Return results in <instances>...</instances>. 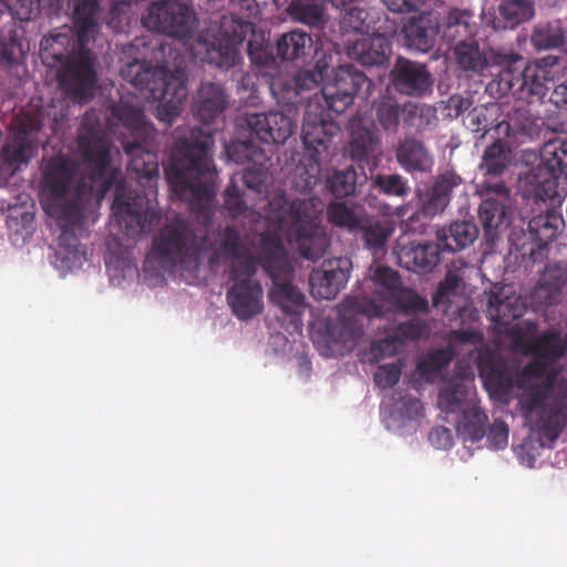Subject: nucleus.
Listing matches in <instances>:
<instances>
[{
	"label": "nucleus",
	"instance_id": "f257e3e1",
	"mask_svg": "<svg viewBox=\"0 0 567 567\" xmlns=\"http://www.w3.org/2000/svg\"><path fill=\"white\" fill-rule=\"evenodd\" d=\"M95 116L94 111L85 112L76 138L79 156L90 172V183L78 179V165L66 156L52 158L44 174L50 195L45 209L58 219L62 229L59 245L73 252L80 248L78 236L86 231L85 218L93 202V186L102 196L114 187L113 214L127 236L135 237L146 229L147 195L144 190L131 189L125 181H118L120 169L112 166L109 138Z\"/></svg>",
	"mask_w": 567,
	"mask_h": 567
},
{
	"label": "nucleus",
	"instance_id": "f03ea898",
	"mask_svg": "<svg viewBox=\"0 0 567 567\" xmlns=\"http://www.w3.org/2000/svg\"><path fill=\"white\" fill-rule=\"evenodd\" d=\"M73 21L78 31V48L69 32L51 33L40 42L44 63L60 65L58 79L61 87L79 103L94 96L97 73L96 54L87 48L97 32L101 12L100 0H72Z\"/></svg>",
	"mask_w": 567,
	"mask_h": 567
},
{
	"label": "nucleus",
	"instance_id": "7ed1b4c3",
	"mask_svg": "<svg viewBox=\"0 0 567 567\" xmlns=\"http://www.w3.org/2000/svg\"><path fill=\"white\" fill-rule=\"evenodd\" d=\"M551 362L534 358L517 378L520 411L540 447L551 446L567 427V380L547 373Z\"/></svg>",
	"mask_w": 567,
	"mask_h": 567
},
{
	"label": "nucleus",
	"instance_id": "20e7f679",
	"mask_svg": "<svg viewBox=\"0 0 567 567\" xmlns=\"http://www.w3.org/2000/svg\"><path fill=\"white\" fill-rule=\"evenodd\" d=\"M214 135L210 130L196 127L190 138L177 142L181 156L172 158L166 178L173 194L190 209H208L216 194L217 171L213 161Z\"/></svg>",
	"mask_w": 567,
	"mask_h": 567
},
{
	"label": "nucleus",
	"instance_id": "39448f33",
	"mask_svg": "<svg viewBox=\"0 0 567 567\" xmlns=\"http://www.w3.org/2000/svg\"><path fill=\"white\" fill-rule=\"evenodd\" d=\"M512 162L511 145L508 142L497 138L484 150L478 165L484 177L480 185L484 199L478 208V217L484 238L491 244H494L499 233L506 229L511 223V189L504 182H493V179L501 178L508 171Z\"/></svg>",
	"mask_w": 567,
	"mask_h": 567
},
{
	"label": "nucleus",
	"instance_id": "423d86ee",
	"mask_svg": "<svg viewBox=\"0 0 567 567\" xmlns=\"http://www.w3.org/2000/svg\"><path fill=\"white\" fill-rule=\"evenodd\" d=\"M148 44L144 38H136L124 49L123 53L132 56V61L125 62L120 71L121 76L131 83L146 100L157 101L162 104L159 114L165 113L167 121L179 115L184 102L187 99L186 84L174 76L163 66L146 64L145 54L137 53L140 48Z\"/></svg>",
	"mask_w": 567,
	"mask_h": 567
},
{
	"label": "nucleus",
	"instance_id": "0eeeda50",
	"mask_svg": "<svg viewBox=\"0 0 567 567\" xmlns=\"http://www.w3.org/2000/svg\"><path fill=\"white\" fill-rule=\"evenodd\" d=\"M259 256L261 267L272 280L268 293L270 302L290 318V323L296 329L301 328V316L306 308L305 295L292 284L295 269L280 237L276 234H261Z\"/></svg>",
	"mask_w": 567,
	"mask_h": 567
},
{
	"label": "nucleus",
	"instance_id": "6e6552de",
	"mask_svg": "<svg viewBox=\"0 0 567 567\" xmlns=\"http://www.w3.org/2000/svg\"><path fill=\"white\" fill-rule=\"evenodd\" d=\"M111 115L126 128L133 141H123L122 147L128 156L127 169L134 174L138 184L150 189L158 177L157 154L148 148L154 126L145 121L143 111L130 103H118L111 107Z\"/></svg>",
	"mask_w": 567,
	"mask_h": 567
},
{
	"label": "nucleus",
	"instance_id": "1a4fd4ad",
	"mask_svg": "<svg viewBox=\"0 0 567 567\" xmlns=\"http://www.w3.org/2000/svg\"><path fill=\"white\" fill-rule=\"evenodd\" d=\"M254 24L248 20L235 14H224L220 18L218 33L213 40L200 37L197 53H203L202 61L214 65L220 71H230L231 78L236 79L239 89L247 90L250 75L241 70L243 58L239 45L247 34L252 32Z\"/></svg>",
	"mask_w": 567,
	"mask_h": 567
},
{
	"label": "nucleus",
	"instance_id": "9d476101",
	"mask_svg": "<svg viewBox=\"0 0 567 567\" xmlns=\"http://www.w3.org/2000/svg\"><path fill=\"white\" fill-rule=\"evenodd\" d=\"M518 62L503 65L496 80L489 84L502 95L512 94L515 99L528 104H542L549 91V83H554L555 74L559 70L560 58L549 54L533 62H528L523 70L516 68Z\"/></svg>",
	"mask_w": 567,
	"mask_h": 567
},
{
	"label": "nucleus",
	"instance_id": "9b49d317",
	"mask_svg": "<svg viewBox=\"0 0 567 567\" xmlns=\"http://www.w3.org/2000/svg\"><path fill=\"white\" fill-rule=\"evenodd\" d=\"M209 247L210 240L206 233L197 231L188 219L176 217L154 236L151 254L167 268L197 261Z\"/></svg>",
	"mask_w": 567,
	"mask_h": 567
},
{
	"label": "nucleus",
	"instance_id": "f8f14e48",
	"mask_svg": "<svg viewBox=\"0 0 567 567\" xmlns=\"http://www.w3.org/2000/svg\"><path fill=\"white\" fill-rule=\"evenodd\" d=\"M322 213L323 204L316 198L295 199L289 208L287 240L301 257L311 261L323 257L329 247Z\"/></svg>",
	"mask_w": 567,
	"mask_h": 567
},
{
	"label": "nucleus",
	"instance_id": "ddd939ff",
	"mask_svg": "<svg viewBox=\"0 0 567 567\" xmlns=\"http://www.w3.org/2000/svg\"><path fill=\"white\" fill-rule=\"evenodd\" d=\"M540 163L527 175L534 195L542 199H554L567 190V138L547 141L540 148Z\"/></svg>",
	"mask_w": 567,
	"mask_h": 567
},
{
	"label": "nucleus",
	"instance_id": "4468645a",
	"mask_svg": "<svg viewBox=\"0 0 567 567\" xmlns=\"http://www.w3.org/2000/svg\"><path fill=\"white\" fill-rule=\"evenodd\" d=\"M258 267L252 261L237 262L228 271L231 282L226 292L227 305L240 321H248L264 311V288L256 279Z\"/></svg>",
	"mask_w": 567,
	"mask_h": 567
},
{
	"label": "nucleus",
	"instance_id": "2eb2a0df",
	"mask_svg": "<svg viewBox=\"0 0 567 567\" xmlns=\"http://www.w3.org/2000/svg\"><path fill=\"white\" fill-rule=\"evenodd\" d=\"M195 20L188 4L172 0L152 2L143 17L146 28L181 40L190 38Z\"/></svg>",
	"mask_w": 567,
	"mask_h": 567
},
{
	"label": "nucleus",
	"instance_id": "dca6fc26",
	"mask_svg": "<svg viewBox=\"0 0 567 567\" xmlns=\"http://www.w3.org/2000/svg\"><path fill=\"white\" fill-rule=\"evenodd\" d=\"M452 49L456 65L468 76L481 75L494 65L503 68V65L523 61L522 55L513 50L494 49L486 43H480L477 39L467 42L462 41Z\"/></svg>",
	"mask_w": 567,
	"mask_h": 567
},
{
	"label": "nucleus",
	"instance_id": "f3484780",
	"mask_svg": "<svg viewBox=\"0 0 567 567\" xmlns=\"http://www.w3.org/2000/svg\"><path fill=\"white\" fill-rule=\"evenodd\" d=\"M537 326L532 322L516 323L508 328L515 350L547 362H556L567 352V339L559 332H547L536 338Z\"/></svg>",
	"mask_w": 567,
	"mask_h": 567
},
{
	"label": "nucleus",
	"instance_id": "a211bd4d",
	"mask_svg": "<svg viewBox=\"0 0 567 567\" xmlns=\"http://www.w3.org/2000/svg\"><path fill=\"white\" fill-rule=\"evenodd\" d=\"M564 227L563 216L554 210L534 216L528 221L527 233L524 234L525 240L516 244L517 252L524 260H543L547 246L557 238Z\"/></svg>",
	"mask_w": 567,
	"mask_h": 567
},
{
	"label": "nucleus",
	"instance_id": "6ab92c4d",
	"mask_svg": "<svg viewBox=\"0 0 567 567\" xmlns=\"http://www.w3.org/2000/svg\"><path fill=\"white\" fill-rule=\"evenodd\" d=\"M364 85H371L365 74L351 65H344L336 70L332 80L321 87L320 94L328 110L341 114L352 105L355 95Z\"/></svg>",
	"mask_w": 567,
	"mask_h": 567
},
{
	"label": "nucleus",
	"instance_id": "aec40b11",
	"mask_svg": "<svg viewBox=\"0 0 567 567\" xmlns=\"http://www.w3.org/2000/svg\"><path fill=\"white\" fill-rule=\"evenodd\" d=\"M339 131L340 126L331 118L318 97L310 100L301 125V140L305 147L312 151L316 156L328 148Z\"/></svg>",
	"mask_w": 567,
	"mask_h": 567
},
{
	"label": "nucleus",
	"instance_id": "412c9836",
	"mask_svg": "<svg viewBox=\"0 0 567 567\" xmlns=\"http://www.w3.org/2000/svg\"><path fill=\"white\" fill-rule=\"evenodd\" d=\"M351 260L346 257L324 260L309 277L310 293L315 299L331 300L349 280Z\"/></svg>",
	"mask_w": 567,
	"mask_h": 567
},
{
	"label": "nucleus",
	"instance_id": "4be33fe9",
	"mask_svg": "<svg viewBox=\"0 0 567 567\" xmlns=\"http://www.w3.org/2000/svg\"><path fill=\"white\" fill-rule=\"evenodd\" d=\"M244 124L249 131L250 137H255L266 144H282L293 133L295 122L282 112L247 113Z\"/></svg>",
	"mask_w": 567,
	"mask_h": 567
},
{
	"label": "nucleus",
	"instance_id": "5701e85b",
	"mask_svg": "<svg viewBox=\"0 0 567 567\" xmlns=\"http://www.w3.org/2000/svg\"><path fill=\"white\" fill-rule=\"evenodd\" d=\"M380 137L373 126H368L361 118H352L350 122V141L348 151L350 157L364 171L373 172L380 154Z\"/></svg>",
	"mask_w": 567,
	"mask_h": 567
},
{
	"label": "nucleus",
	"instance_id": "b1692460",
	"mask_svg": "<svg viewBox=\"0 0 567 567\" xmlns=\"http://www.w3.org/2000/svg\"><path fill=\"white\" fill-rule=\"evenodd\" d=\"M37 153V142L24 132L3 144L0 151V186L6 185L21 165L28 164Z\"/></svg>",
	"mask_w": 567,
	"mask_h": 567
},
{
	"label": "nucleus",
	"instance_id": "393cba45",
	"mask_svg": "<svg viewBox=\"0 0 567 567\" xmlns=\"http://www.w3.org/2000/svg\"><path fill=\"white\" fill-rule=\"evenodd\" d=\"M567 293V260L547 264L536 286L532 298L538 306L560 303Z\"/></svg>",
	"mask_w": 567,
	"mask_h": 567
},
{
	"label": "nucleus",
	"instance_id": "a878e982",
	"mask_svg": "<svg viewBox=\"0 0 567 567\" xmlns=\"http://www.w3.org/2000/svg\"><path fill=\"white\" fill-rule=\"evenodd\" d=\"M441 244L425 241L423 244H399L394 254L400 267L416 274L431 272L441 262Z\"/></svg>",
	"mask_w": 567,
	"mask_h": 567
},
{
	"label": "nucleus",
	"instance_id": "bb28decb",
	"mask_svg": "<svg viewBox=\"0 0 567 567\" xmlns=\"http://www.w3.org/2000/svg\"><path fill=\"white\" fill-rule=\"evenodd\" d=\"M392 75L394 87L404 95L422 96L432 85L431 74L424 64L402 56L396 60Z\"/></svg>",
	"mask_w": 567,
	"mask_h": 567
},
{
	"label": "nucleus",
	"instance_id": "cd10ccee",
	"mask_svg": "<svg viewBox=\"0 0 567 567\" xmlns=\"http://www.w3.org/2000/svg\"><path fill=\"white\" fill-rule=\"evenodd\" d=\"M477 368L486 388L496 395H508L517 385L516 372L502 358L487 353L480 355Z\"/></svg>",
	"mask_w": 567,
	"mask_h": 567
},
{
	"label": "nucleus",
	"instance_id": "c85d7f7f",
	"mask_svg": "<svg viewBox=\"0 0 567 567\" xmlns=\"http://www.w3.org/2000/svg\"><path fill=\"white\" fill-rule=\"evenodd\" d=\"M525 305L517 296L512 287L495 286L491 291L487 302L488 319L502 327L511 326V323L523 316Z\"/></svg>",
	"mask_w": 567,
	"mask_h": 567
},
{
	"label": "nucleus",
	"instance_id": "c756f323",
	"mask_svg": "<svg viewBox=\"0 0 567 567\" xmlns=\"http://www.w3.org/2000/svg\"><path fill=\"white\" fill-rule=\"evenodd\" d=\"M392 52L390 40L381 33L365 34L347 47V54L367 66L384 65Z\"/></svg>",
	"mask_w": 567,
	"mask_h": 567
},
{
	"label": "nucleus",
	"instance_id": "7c9ffc66",
	"mask_svg": "<svg viewBox=\"0 0 567 567\" xmlns=\"http://www.w3.org/2000/svg\"><path fill=\"white\" fill-rule=\"evenodd\" d=\"M228 105V96L223 84L203 81L193 100L194 116L204 124L218 117Z\"/></svg>",
	"mask_w": 567,
	"mask_h": 567
},
{
	"label": "nucleus",
	"instance_id": "2f4dec72",
	"mask_svg": "<svg viewBox=\"0 0 567 567\" xmlns=\"http://www.w3.org/2000/svg\"><path fill=\"white\" fill-rule=\"evenodd\" d=\"M399 165L408 173H429L434 165V158L424 143L413 136L399 142L395 148Z\"/></svg>",
	"mask_w": 567,
	"mask_h": 567
},
{
	"label": "nucleus",
	"instance_id": "473e14b6",
	"mask_svg": "<svg viewBox=\"0 0 567 567\" xmlns=\"http://www.w3.org/2000/svg\"><path fill=\"white\" fill-rule=\"evenodd\" d=\"M260 239L256 245V255L252 254L244 244L239 231L234 226H226L219 233L218 252L231 259L229 269H233L237 262L252 261L255 267L261 266L259 256Z\"/></svg>",
	"mask_w": 567,
	"mask_h": 567
},
{
	"label": "nucleus",
	"instance_id": "72a5a7b5",
	"mask_svg": "<svg viewBox=\"0 0 567 567\" xmlns=\"http://www.w3.org/2000/svg\"><path fill=\"white\" fill-rule=\"evenodd\" d=\"M408 45L420 52L430 51L439 33V23L431 14L412 18L403 28Z\"/></svg>",
	"mask_w": 567,
	"mask_h": 567
},
{
	"label": "nucleus",
	"instance_id": "f704fd0d",
	"mask_svg": "<svg viewBox=\"0 0 567 567\" xmlns=\"http://www.w3.org/2000/svg\"><path fill=\"white\" fill-rule=\"evenodd\" d=\"M477 31L478 25L472 12L452 9L445 18L443 39L453 48L462 41L467 42L476 39Z\"/></svg>",
	"mask_w": 567,
	"mask_h": 567
},
{
	"label": "nucleus",
	"instance_id": "c9c22d12",
	"mask_svg": "<svg viewBox=\"0 0 567 567\" xmlns=\"http://www.w3.org/2000/svg\"><path fill=\"white\" fill-rule=\"evenodd\" d=\"M480 230L473 220H456L437 231V241L443 250L456 252L472 245Z\"/></svg>",
	"mask_w": 567,
	"mask_h": 567
},
{
	"label": "nucleus",
	"instance_id": "e433bc0d",
	"mask_svg": "<svg viewBox=\"0 0 567 567\" xmlns=\"http://www.w3.org/2000/svg\"><path fill=\"white\" fill-rule=\"evenodd\" d=\"M312 47L311 35L301 30L284 33L276 42L277 56L291 62H305L311 55Z\"/></svg>",
	"mask_w": 567,
	"mask_h": 567
},
{
	"label": "nucleus",
	"instance_id": "4c0bfd02",
	"mask_svg": "<svg viewBox=\"0 0 567 567\" xmlns=\"http://www.w3.org/2000/svg\"><path fill=\"white\" fill-rule=\"evenodd\" d=\"M374 121L386 134H396L404 116V104L394 96L382 95L372 104Z\"/></svg>",
	"mask_w": 567,
	"mask_h": 567
},
{
	"label": "nucleus",
	"instance_id": "58836bf2",
	"mask_svg": "<svg viewBox=\"0 0 567 567\" xmlns=\"http://www.w3.org/2000/svg\"><path fill=\"white\" fill-rule=\"evenodd\" d=\"M393 231L391 223L375 216L363 215L354 236L359 237L368 249L382 248Z\"/></svg>",
	"mask_w": 567,
	"mask_h": 567
},
{
	"label": "nucleus",
	"instance_id": "ea45409f",
	"mask_svg": "<svg viewBox=\"0 0 567 567\" xmlns=\"http://www.w3.org/2000/svg\"><path fill=\"white\" fill-rule=\"evenodd\" d=\"M487 421L488 416L477 404L467 402L457 421L456 430L464 441L475 443L485 436Z\"/></svg>",
	"mask_w": 567,
	"mask_h": 567
},
{
	"label": "nucleus",
	"instance_id": "a19ab883",
	"mask_svg": "<svg viewBox=\"0 0 567 567\" xmlns=\"http://www.w3.org/2000/svg\"><path fill=\"white\" fill-rule=\"evenodd\" d=\"M535 16V0H501L496 19L503 28L513 29Z\"/></svg>",
	"mask_w": 567,
	"mask_h": 567
},
{
	"label": "nucleus",
	"instance_id": "79ce46f5",
	"mask_svg": "<svg viewBox=\"0 0 567 567\" xmlns=\"http://www.w3.org/2000/svg\"><path fill=\"white\" fill-rule=\"evenodd\" d=\"M436 109L424 103H404L403 126L414 133L422 134L436 126Z\"/></svg>",
	"mask_w": 567,
	"mask_h": 567
},
{
	"label": "nucleus",
	"instance_id": "37998d69",
	"mask_svg": "<svg viewBox=\"0 0 567 567\" xmlns=\"http://www.w3.org/2000/svg\"><path fill=\"white\" fill-rule=\"evenodd\" d=\"M317 86L318 75L310 70H300L290 79L275 81L271 85L272 90L279 89L282 92L284 99H287L289 102H295V99L303 92Z\"/></svg>",
	"mask_w": 567,
	"mask_h": 567
},
{
	"label": "nucleus",
	"instance_id": "c03bdc74",
	"mask_svg": "<svg viewBox=\"0 0 567 567\" xmlns=\"http://www.w3.org/2000/svg\"><path fill=\"white\" fill-rule=\"evenodd\" d=\"M288 12L293 20L316 28H322L326 21L318 0H291Z\"/></svg>",
	"mask_w": 567,
	"mask_h": 567
},
{
	"label": "nucleus",
	"instance_id": "a18cd8bd",
	"mask_svg": "<svg viewBox=\"0 0 567 567\" xmlns=\"http://www.w3.org/2000/svg\"><path fill=\"white\" fill-rule=\"evenodd\" d=\"M530 41L536 50H549L564 44V31L557 22L538 23L532 33Z\"/></svg>",
	"mask_w": 567,
	"mask_h": 567
},
{
	"label": "nucleus",
	"instance_id": "49530a36",
	"mask_svg": "<svg viewBox=\"0 0 567 567\" xmlns=\"http://www.w3.org/2000/svg\"><path fill=\"white\" fill-rule=\"evenodd\" d=\"M468 394L467 386L461 381H452L439 393V408L444 413H455L463 411L466 396Z\"/></svg>",
	"mask_w": 567,
	"mask_h": 567
},
{
	"label": "nucleus",
	"instance_id": "de8ad7c7",
	"mask_svg": "<svg viewBox=\"0 0 567 567\" xmlns=\"http://www.w3.org/2000/svg\"><path fill=\"white\" fill-rule=\"evenodd\" d=\"M364 214L357 213L346 203H331L327 208L328 221L354 234Z\"/></svg>",
	"mask_w": 567,
	"mask_h": 567
},
{
	"label": "nucleus",
	"instance_id": "09e8293b",
	"mask_svg": "<svg viewBox=\"0 0 567 567\" xmlns=\"http://www.w3.org/2000/svg\"><path fill=\"white\" fill-rule=\"evenodd\" d=\"M388 301L394 303L395 307L404 313L429 312L427 299L421 297L415 290L411 288H399V290H396Z\"/></svg>",
	"mask_w": 567,
	"mask_h": 567
},
{
	"label": "nucleus",
	"instance_id": "8fccbe9b",
	"mask_svg": "<svg viewBox=\"0 0 567 567\" xmlns=\"http://www.w3.org/2000/svg\"><path fill=\"white\" fill-rule=\"evenodd\" d=\"M321 181L320 163L315 154L310 155L309 163L296 167L293 186L302 194H307Z\"/></svg>",
	"mask_w": 567,
	"mask_h": 567
},
{
	"label": "nucleus",
	"instance_id": "3c124183",
	"mask_svg": "<svg viewBox=\"0 0 567 567\" xmlns=\"http://www.w3.org/2000/svg\"><path fill=\"white\" fill-rule=\"evenodd\" d=\"M371 185L379 193L393 197H405L411 188L400 174H371Z\"/></svg>",
	"mask_w": 567,
	"mask_h": 567
},
{
	"label": "nucleus",
	"instance_id": "603ef678",
	"mask_svg": "<svg viewBox=\"0 0 567 567\" xmlns=\"http://www.w3.org/2000/svg\"><path fill=\"white\" fill-rule=\"evenodd\" d=\"M453 357L450 349H436L417 363L416 370L425 380H432L451 363Z\"/></svg>",
	"mask_w": 567,
	"mask_h": 567
},
{
	"label": "nucleus",
	"instance_id": "864d4df0",
	"mask_svg": "<svg viewBox=\"0 0 567 567\" xmlns=\"http://www.w3.org/2000/svg\"><path fill=\"white\" fill-rule=\"evenodd\" d=\"M248 56L252 64L258 66H271L276 63L274 48L264 33H252L247 45Z\"/></svg>",
	"mask_w": 567,
	"mask_h": 567
},
{
	"label": "nucleus",
	"instance_id": "5fc2aeb1",
	"mask_svg": "<svg viewBox=\"0 0 567 567\" xmlns=\"http://www.w3.org/2000/svg\"><path fill=\"white\" fill-rule=\"evenodd\" d=\"M229 159L237 164L256 165L265 159L264 151L252 141H240L227 147Z\"/></svg>",
	"mask_w": 567,
	"mask_h": 567
},
{
	"label": "nucleus",
	"instance_id": "6e6d98bb",
	"mask_svg": "<svg viewBox=\"0 0 567 567\" xmlns=\"http://www.w3.org/2000/svg\"><path fill=\"white\" fill-rule=\"evenodd\" d=\"M331 193L339 198L354 195L357 190V172L353 167L336 171L329 179Z\"/></svg>",
	"mask_w": 567,
	"mask_h": 567
},
{
	"label": "nucleus",
	"instance_id": "4d7b16f0",
	"mask_svg": "<svg viewBox=\"0 0 567 567\" xmlns=\"http://www.w3.org/2000/svg\"><path fill=\"white\" fill-rule=\"evenodd\" d=\"M430 326L421 318H412L406 322L400 323L394 333L401 340L402 344L406 341H416L426 338L430 334Z\"/></svg>",
	"mask_w": 567,
	"mask_h": 567
},
{
	"label": "nucleus",
	"instance_id": "13d9d810",
	"mask_svg": "<svg viewBox=\"0 0 567 567\" xmlns=\"http://www.w3.org/2000/svg\"><path fill=\"white\" fill-rule=\"evenodd\" d=\"M373 282L383 288L384 299L388 301L389 298L395 293L399 288L402 287V281L399 274L390 267L380 266L378 267L372 276Z\"/></svg>",
	"mask_w": 567,
	"mask_h": 567
},
{
	"label": "nucleus",
	"instance_id": "bf43d9fd",
	"mask_svg": "<svg viewBox=\"0 0 567 567\" xmlns=\"http://www.w3.org/2000/svg\"><path fill=\"white\" fill-rule=\"evenodd\" d=\"M450 203L444 199L434 188L430 187L420 195V213L427 218L442 214Z\"/></svg>",
	"mask_w": 567,
	"mask_h": 567
},
{
	"label": "nucleus",
	"instance_id": "052dcab7",
	"mask_svg": "<svg viewBox=\"0 0 567 567\" xmlns=\"http://www.w3.org/2000/svg\"><path fill=\"white\" fill-rule=\"evenodd\" d=\"M460 282H461V279H460L458 275H456L452 271H447L444 279L442 281H440V284L432 297L433 306L434 307H439L440 305L447 306L450 302V296L454 295L456 292V290L460 286Z\"/></svg>",
	"mask_w": 567,
	"mask_h": 567
},
{
	"label": "nucleus",
	"instance_id": "680f3d73",
	"mask_svg": "<svg viewBox=\"0 0 567 567\" xmlns=\"http://www.w3.org/2000/svg\"><path fill=\"white\" fill-rule=\"evenodd\" d=\"M464 184V179L454 171H445L437 175L433 185L434 188L441 196L444 197L449 203L451 200L452 193L455 188H458Z\"/></svg>",
	"mask_w": 567,
	"mask_h": 567
},
{
	"label": "nucleus",
	"instance_id": "e2e57ef3",
	"mask_svg": "<svg viewBox=\"0 0 567 567\" xmlns=\"http://www.w3.org/2000/svg\"><path fill=\"white\" fill-rule=\"evenodd\" d=\"M267 173L261 163L250 165L243 173V182L247 188L254 190L258 195L266 192Z\"/></svg>",
	"mask_w": 567,
	"mask_h": 567
},
{
	"label": "nucleus",
	"instance_id": "0e129e2a",
	"mask_svg": "<svg viewBox=\"0 0 567 567\" xmlns=\"http://www.w3.org/2000/svg\"><path fill=\"white\" fill-rule=\"evenodd\" d=\"M403 349L401 340L393 332L392 334L373 342L371 346V355L375 361L392 357Z\"/></svg>",
	"mask_w": 567,
	"mask_h": 567
},
{
	"label": "nucleus",
	"instance_id": "69168bd1",
	"mask_svg": "<svg viewBox=\"0 0 567 567\" xmlns=\"http://www.w3.org/2000/svg\"><path fill=\"white\" fill-rule=\"evenodd\" d=\"M401 377V367L396 363L379 365L374 372V382L380 389L394 386Z\"/></svg>",
	"mask_w": 567,
	"mask_h": 567
},
{
	"label": "nucleus",
	"instance_id": "338daca9",
	"mask_svg": "<svg viewBox=\"0 0 567 567\" xmlns=\"http://www.w3.org/2000/svg\"><path fill=\"white\" fill-rule=\"evenodd\" d=\"M224 207L233 217H237L246 210V203L234 181H231L224 192Z\"/></svg>",
	"mask_w": 567,
	"mask_h": 567
},
{
	"label": "nucleus",
	"instance_id": "774afa93",
	"mask_svg": "<svg viewBox=\"0 0 567 567\" xmlns=\"http://www.w3.org/2000/svg\"><path fill=\"white\" fill-rule=\"evenodd\" d=\"M485 435L487 436L489 447L503 450L508 443V426L504 421L496 419L491 424Z\"/></svg>",
	"mask_w": 567,
	"mask_h": 567
}]
</instances>
